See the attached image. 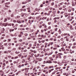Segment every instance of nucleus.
I'll list each match as a JSON object with an SVG mask.
<instances>
[{
  "label": "nucleus",
  "instance_id": "nucleus-1",
  "mask_svg": "<svg viewBox=\"0 0 76 76\" xmlns=\"http://www.w3.org/2000/svg\"><path fill=\"white\" fill-rule=\"evenodd\" d=\"M34 54L32 53L31 54V55H29L28 56V57L27 58V60H32L34 59Z\"/></svg>",
  "mask_w": 76,
  "mask_h": 76
},
{
  "label": "nucleus",
  "instance_id": "nucleus-2",
  "mask_svg": "<svg viewBox=\"0 0 76 76\" xmlns=\"http://www.w3.org/2000/svg\"><path fill=\"white\" fill-rule=\"evenodd\" d=\"M67 19L69 20V21H72V19H74V17H70V16H68L67 18Z\"/></svg>",
  "mask_w": 76,
  "mask_h": 76
},
{
  "label": "nucleus",
  "instance_id": "nucleus-3",
  "mask_svg": "<svg viewBox=\"0 0 76 76\" xmlns=\"http://www.w3.org/2000/svg\"><path fill=\"white\" fill-rule=\"evenodd\" d=\"M10 2H7V3H6L5 4V7H7V8H9L10 7V6H8L7 5H9V4H10Z\"/></svg>",
  "mask_w": 76,
  "mask_h": 76
},
{
  "label": "nucleus",
  "instance_id": "nucleus-4",
  "mask_svg": "<svg viewBox=\"0 0 76 76\" xmlns=\"http://www.w3.org/2000/svg\"><path fill=\"white\" fill-rule=\"evenodd\" d=\"M70 39L69 37H68V36L65 37H64V39H65L66 41H69V40Z\"/></svg>",
  "mask_w": 76,
  "mask_h": 76
},
{
  "label": "nucleus",
  "instance_id": "nucleus-5",
  "mask_svg": "<svg viewBox=\"0 0 76 76\" xmlns=\"http://www.w3.org/2000/svg\"><path fill=\"white\" fill-rule=\"evenodd\" d=\"M63 55V54L62 53H59L57 54V55L58 56V58H62V56H61Z\"/></svg>",
  "mask_w": 76,
  "mask_h": 76
},
{
  "label": "nucleus",
  "instance_id": "nucleus-6",
  "mask_svg": "<svg viewBox=\"0 0 76 76\" xmlns=\"http://www.w3.org/2000/svg\"><path fill=\"white\" fill-rule=\"evenodd\" d=\"M38 61L36 59H34L33 61V63H34L35 64H37Z\"/></svg>",
  "mask_w": 76,
  "mask_h": 76
},
{
  "label": "nucleus",
  "instance_id": "nucleus-7",
  "mask_svg": "<svg viewBox=\"0 0 76 76\" xmlns=\"http://www.w3.org/2000/svg\"><path fill=\"white\" fill-rule=\"evenodd\" d=\"M53 62L50 60H48V61H46V63H48L49 64H51Z\"/></svg>",
  "mask_w": 76,
  "mask_h": 76
},
{
  "label": "nucleus",
  "instance_id": "nucleus-8",
  "mask_svg": "<svg viewBox=\"0 0 76 76\" xmlns=\"http://www.w3.org/2000/svg\"><path fill=\"white\" fill-rule=\"evenodd\" d=\"M4 53L5 54H6H6H9V53H11V50H8L7 51H5Z\"/></svg>",
  "mask_w": 76,
  "mask_h": 76
},
{
  "label": "nucleus",
  "instance_id": "nucleus-9",
  "mask_svg": "<svg viewBox=\"0 0 76 76\" xmlns=\"http://www.w3.org/2000/svg\"><path fill=\"white\" fill-rule=\"evenodd\" d=\"M36 60H38L39 61H42V58H36Z\"/></svg>",
  "mask_w": 76,
  "mask_h": 76
},
{
  "label": "nucleus",
  "instance_id": "nucleus-10",
  "mask_svg": "<svg viewBox=\"0 0 76 76\" xmlns=\"http://www.w3.org/2000/svg\"><path fill=\"white\" fill-rule=\"evenodd\" d=\"M45 42V40H42L41 41L39 40L38 41V42L39 43H41L42 42V43H44V42Z\"/></svg>",
  "mask_w": 76,
  "mask_h": 76
},
{
  "label": "nucleus",
  "instance_id": "nucleus-11",
  "mask_svg": "<svg viewBox=\"0 0 76 76\" xmlns=\"http://www.w3.org/2000/svg\"><path fill=\"white\" fill-rule=\"evenodd\" d=\"M63 4H64V2H61V3H60L58 4V6L59 7H60L61 5H63Z\"/></svg>",
  "mask_w": 76,
  "mask_h": 76
},
{
  "label": "nucleus",
  "instance_id": "nucleus-12",
  "mask_svg": "<svg viewBox=\"0 0 76 76\" xmlns=\"http://www.w3.org/2000/svg\"><path fill=\"white\" fill-rule=\"evenodd\" d=\"M69 52L71 54H72V53H75V51L73 50V51H72V50L70 49L69 50Z\"/></svg>",
  "mask_w": 76,
  "mask_h": 76
},
{
  "label": "nucleus",
  "instance_id": "nucleus-13",
  "mask_svg": "<svg viewBox=\"0 0 76 76\" xmlns=\"http://www.w3.org/2000/svg\"><path fill=\"white\" fill-rule=\"evenodd\" d=\"M44 35L42 34L41 35V37H42V38H39L38 39H40V40L42 39V37H44Z\"/></svg>",
  "mask_w": 76,
  "mask_h": 76
},
{
  "label": "nucleus",
  "instance_id": "nucleus-14",
  "mask_svg": "<svg viewBox=\"0 0 76 76\" xmlns=\"http://www.w3.org/2000/svg\"><path fill=\"white\" fill-rule=\"evenodd\" d=\"M60 17H55L53 18V20H56V19H59Z\"/></svg>",
  "mask_w": 76,
  "mask_h": 76
},
{
  "label": "nucleus",
  "instance_id": "nucleus-15",
  "mask_svg": "<svg viewBox=\"0 0 76 76\" xmlns=\"http://www.w3.org/2000/svg\"><path fill=\"white\" fill-rule=\"evenodd\" d=\"M52 10H50V11H49L48 12V13L47 14V15H48V16H49V15H50V13H52Z\"/></svg>",
  "mask_w": 76,
  "mask_h": 76
},
{
  "label": "nucleus",
  "instance_id": "nucleus-16",
  "mask_svg": "<svg viewBox=\"0 0 76 76\" xmlns=\"http://www.w3.org/2000/svg\"><path fill=\"white\" fill-rule=\"evenodd\" d=\"M44 20V18L43 17L42 18H40L39 19V21H40V20Z\"/></svg>",
  "mask_w": 76,
  "mask_h": 76
},
{
  "label": "nucleus",
  "instance_id": "nucleus-17",
  "mask_svg": "<svg viewBox=\"0 0 76 76\" xmlns=\"http://www.w3.org/2000/svg\"><path fill=\"white\" fill-rule=\"evenodd\" d=\"M29 63H28V62L26 61V63L24 64V65L25 66H28V65H29Z\"/></svg>",
  "mask_w": 76,
  "mask_h": 76
},
{
  "label": "nucleus",
  "instance_id": "nucleus-18",
  "mask_svg": "<svg viewBox=\"0 0 76 76\" xmlns=\"http://www.w3.org/2000/svg\"><path fill=\"white\" fill-rule=\"evenodd\" d=\"M72 6H75V4L74 3V2H73V1L72 2Z\"/></svg>",
  "mask_w": 76,
  "mask_h": 76
},
{
  "label": "nucleus",
  "instance_id": "nucleus-19",
  "mask_svg": "<svg viewBox=\"0 0 76 76\" xmlns=\"http://www.w3.org/2000/svg\"><path fill=\"white\" fill-rule=\"evenodd\" d=\"M17 23H22V21H19V20H17Z\"/></svg>",
  "mask_w": 76,
  "mask_h": 76
},
{
  "label": "nucleus",
  "instance_id": "nucleus-20",
  "mask_svg": "<svg viewBox=\"0 0 76 76\" xmlns=\"http://www.w3.org/2000/svg\"><path fill=\"white\" fill-rule=\"evenodd\" d=\"M27 1H26L25 2H23L22 3V4H25L26 3H27Z\"/></svg>",
  "mask_w": 76,
  "mask_h": 76
},
{
  "label": "nucleus",
  "instance_id": "nucleus-21",
  "mask_svg": "<svg viewBox=\"0 0 76 76\" xmlns=\"http://www.w3.org/2000/svg\"><path fill=\"white\" fill-rule=\"evenodd\" d=\"M54 7L55 8H57L58 7V5L57 4H55Z\"/></svg>",
  "mask_w": 76,
  "mask_h": 76
},
{
  "label": "nucleus",
  "instance_id": "nucleus-22",
  "mask_svg": "<svg viewBox=\"0 0 76 76\" xmlns=\"http://www.w3.org/2000/svg\"><path fill=\"white\" fill-rule=\"evenodd\" d=\"M0 73H1V74H4V72L2 70H0Z\"/></svg>",
  "mask_w": 76,
  "mask_h": 76
},
{
  "label": "nucleus",
  "instance_id": "nucleus-23",
  "mask_svg": "<svg viewBox=\"0 0 76 76\" xmlns=\"http://www.w3.org/2000/svg\"><path fill=\"white\" fill-rule=\"evenodd\" d=\"M49 59H50L51 61H53V58L51 57H50L49 58Z\"/></svg>",
  "mask_w": 76,
  "mask_h": 76
},
{
  "label": "nucleus",
  "instance_id": "nucleus-24",
  "mask_svg": "<svg viewBox=\"0 0 76 76\" xmlns=\"http://www.w3.org/2000/svg\"><path fill=\"white\" fill-rule=\"evenodd\" d=\"M45 48H47V45H48V43H45Z\"/></svg>",
  "mask_w": 76,
  "mask_h": 76
},
{
  "label": "nucleus",
  "instance_id": "nucleus-25",
  "mask_svg": "<svg viewBox=\"0 0 76 76\" xmlns=\"http://www.w3.org/2000/svg\"><path fill=\"white\" fill-rule=\"evenodd\" d=\"M33 70L34 71L35 70V72H37V70L36 69V67H34V68L33 69Z\"/></svg>",
  "mask_w": 76,
  "mask_h": 76
},
{
  "label": "nucleus",
  "instance_id": "nucleus-26",
  "mask_svg": "<svg viewBox=\"0 0 76 76\" xmlns=\"http://www.w3.org/2000/svg\"><path fill=\"white\" fill-rule=\"evenodd\" d=\"M58 32H59V34H60L61 33V30L60 29H59Z\"/></svg>",
  "mask_w": 76,
  "mask_h": 76
},
{
  "label": "nucleus",
  "instance_id": "nucleus-27",
  "mask_svg": "<svg viewBox=\"0 0 76 76\" xmlns=\"http://www.w3.org/2000/svg\"><path fill=\"white\" fill-rule=\"evenodd\" d=\"M20 34L21 35H23V32H22V31H21L20 32Z\"/></svg>",
  "mask_w": 76,
  "mask_h": 76
},
{
  "label": "nucleus",
  "instance_id": "nucleus-28",
  "mask_svg": "<svg viewBox=\"0 0 76 76\" xmlns=\"http://www.w3.org/2000/svg\"><path fill=\"white\" fill-rule=\"evenodd\" d=\"M25 59H23L22 61V63H25Z\"/></svg>",
  "mask_w": 76,
  "mask_h": 76
},
{
  "label": "nucleus",
  "instance_id": "nucleus-29",
  "mask_svg": "<svg viewBox=\"0 0 76 76\" xmlns=\"http://www.w3.org/2000/svg\"><path fill=\"white\" fill-rule=\"evenodd\" d=\"M21 67H22V66L20 64L18 66V68H21Z\"/></svg>",
  "mask_w": 76,
  "mask_h": 76
},
{
  "label": "nucleus",
  "instance_id": "nucleus-30",
  "mask_svg": "<svg viewBox=\"0 0 76 76\" xmlns=\"http://www.w3.org/2000/svg\"><path fill=\"white\" fill-rule=\"evenodd\" d=\"M51 45H53L54 44L53 42H49Z\"/></svg>",
  "mask_w": 76,
  "mask_h": 76
},
{
  "label": "nucleus",
  "instance_id": "nucleus-31",
  "mask_svg": "<svg viewBox=\"0 0 76 76\" xmlns=\"http://www.w3.org/2000/svg\"><path fill=\"white\" fill-rule=\"evenodd\" d=\"M64 40V39H63V38H61L60 39V40H61V41H62L63 42H64V41H63Z\"/></svg>",
  "mask_w": 76,
  "mask_h": 76
},
{
  "label": "nucleus",
  "instance_id": "nucleus-32",
  "mask_svg": "<svg viewBox=\"0 0 76 76\" xmlns=\"http://www.w3.org/2000/svg\"><path fill=\"white\" fill-rule=\"evenodd\" d=\"M29 47H32V44H30L29 45Z\"/></svg>",
  "mask_w": 76,
  "mask_h": 76
},
{
  "label": "nucleus",
  "instance_id": "nucleus-33",
  "mask_svg": "<svg viewBox=\"0 0 76 76\" xmlns=\"http://www.w3.org/2000/svg\"><path fill=\"white\" fill-rule=\"evenodd\" d=\"M7 41H8V42H9L10 41H11V39H8Z\"/></svg>",
  "mask_w": 76,
  "mask_h": 76
},
{
  "label": "nucleus",
  "instance_id": "nucleus-34",
  "mask_svg": "<svg viewBox=\"0 0 76 76\" xmlns=\"http://www.w3.org/2000/svg\"><path fill=\"white\" fill-rule=\"evenodd\" d=\"M34 21L33 20H31V23H30V24L31 25V24H32V23H33V22H34Z\"/></svg>",
  "mask_w": 76,
  "mask_h": 76
},
{
  "label": "nucleus",
  "instance_id": "nucleus-35",
  "mask_svg": "<svg viewBox=\"0 0 76 76\" xmlns=\"http://www.w3.org/2000/svg\"><path fill=\"white\" fill-rule=\"evenodd\" d=\"M20 52H18L17 51H16V52H15V54H19V53Z\"/></svg>",
  "mask_w": 76,
  "mask_h": 76
},
{
  "label": "nucleus",
  "instance_id": "nucleus-36",
  "mask_svg": "<svg viewBox=\"0 0 76 76\" xmlns=\"http://www.w3.org/2000/svg\"><path fill=\"white\" fill-rule=\"evenodd\" d=\"M54 20V23H57V21L56 20Z\"/></svg>",
  "mask_w": 76,
  "mask_h": 76
},
{
  "label": "nucleus",
  "instance_id": "nucleus-37",
  "mask_svg": "<svg viewBox=\"0 0 76 76\" xmlns=\"http://www.w3.org/2000/svg\"><path fill=\"white\" fill-rule=\"evenodd\" d=\"M18 56H19V57H20L22 56V54L20 53V54L18 55Z\"/></svg>",
  "mask_w": 76,
  "mask_h": 76
},
{
  "label": "nucleus",
  "instance_id": "nucleus-38",
  "mask_svg": "<svg viewBox=\"0 0 76 76\" xmlns=\"http://www.w3.org/2000/svg\"><path fill=\"white\" fill-rule=\"evenodd\" d=\"M54 2H52V3H51V6H54Z\"/></svg>",
  "mask_w": 76,
  "mask_h": 76
},
{
  "label": "nucleus",
  "instance_id": "nucleus-39",
  "mask_svg": "<svg viewBox=\"0 0 76 76\" xmlns=\"http://www.w3.org/2000/svg\"><path fill=\"white\" fill-rule=\"evenodd\" d=\"M69 75H70V73H69V74H66V76H69Z\"/></svg>",
  "mask_w": 76,
  "mask_h": 76
},
{
  "label": "nucleus",
  "instance_id": "nucleus-40",
  "mask_svg": "<svg viewBox=\"0 0 76 76\" xmlns=\"http://www.w3.org/2000/svg\"><path fill=\"white\" fill-rule=\"evenodd\" d=\"M59 10H62V7H59L58 8Z\"/></svg>",
  "mask_w": 76,
  "mask_h": 76
},
{
  "label": "nucleus",
  "instance_id": "nucleus-41",
  "mask_svg": "<svg viewBox=\"0 0 76 76\" xmlns=\"http://www.w3.org/2000/svg\"><path fill=\"white\" fill-rule=\"evenodd\" d=\"M49 9L48 8L46 7L45 9V10H48Z\"/></svg>",
  "mask_w": 76,
  "mask_h": 76
},
{
  "label": "nucleus",
  "instance_id": "nucleus-42",
  "mask_svg": "<svg viewBox=\"0 0 76 76\" xmlns=\"http://www.w3.org/2000/svg\"><path fill=\"white\" fill-rule=\"evenodd\" d=\"M75 47H76V46H73L72 47V49H75Z\"/></svg>",
  "mask_w": 76,
  "mask_h": 76
},
{
  "label": "nucleus",
  "instance_id": "nucleus-43",
  "mask_svg": "<svg viewBox=\"0 0 76 76\" xmlns=\"http://www.w3.org/2000/svg\"><path fill=\"white\" fill-rule=\"evenodd\" d=\"M56 58H58V56L57 54H56Z\"/></svg>",
  "mask_w": 76,
  "mask_h": 76
},
{
  "label": "nucleus",
  "instance_id": "nucleus-44",
  "mask_svg": "<svg viewBox=\"0 0 76 76\" xmlns=\"http://www.w3.org/2000/svg\"><path fill=\"white\" fill-rule=\"evenodd\" d=\"M57 48H53V50H57Z\"/></svg>",
  "mask_w": 76,
  "mask_h": 76
},
{
  "label": "nucleus",
  "instance_id": "nucleus-45",
  "mask_svg": "<svg viewBox=\"0 0 76 76\" xmlns=\"http://www.w3.org/2000/svg\"><path fill=\"white\" fill-rule=\"evenodd\" d=\"M16 50V48H12V50L13 51H15Z\"/></svg>",
  "mask_w": 76,
  "mask_h": 76
},
{
  "label": "nucleus",
  "instance_id": "nucleus-46",
  "mask_svg": "<svg viewBox=\"0 0 76 76\" xmlns=\"http://www.w3.org/2000/svg\"><path fill=\"white\" fill-rule=\"evenodd\" d=\"M74 14V12H72L71 13V16H72V15H73Z\"/></svg>",
  "mask_w": 76,
  "mask_h": 76
},
{
  "label": "nucleus",
  "instance_id": "nucleus-47",
  "mask_svg": "<svg viewBox=\"0 0 76 76\" xmlns=\"http://www.w3.org/2000/svg\"><path fill=\"white\" fill-rule=\"evenodd\" d=\"M51 22H49L48 23V24L49 25H51Z\"/></svg>",
  "mask_w": 76,
  "mask_h": 76
},
{
  "label": "nucleus",
  "instance_id": "nucleus-48",
  "mask_svg": "<svg viewBox=\"0 0 76 76\" xmlns=\"http://www.w3.org/2000/svg\"><path fill=\"white\" fill-rule=\"evenodd\" d=\"M53 52L49 53V55H51V54H53Z\"/></svg>",
  "mask_w": 76,
  "mask_h": 76
},
{
  "label": "nucleus",
  "instance_id": "nucleus-49",
  "mask_svg": "<svg viewBox=\"0 0 76 76\" xmlns=\"http://www.w3.org/2000/svg\"><path fill=\"white\" fill-rule=\"evenodd\" d=\"M7 19L5 18V20L4 21V22H7Z\"/></svg>",
  "mask_w": 76,
  "mask_h": 76
},
{
  "label": "nucleus",
  "instance_id": "nucleus-50",
  "mask_svg": "<svg viewBox=\"0 0 76 76\" xmlns=\"http://www.w3.org/2000/svg\"><path fill=\"white\" fill-rule=\"evenodd\" d=\"M28 33H25L24 34V35H25V36H28Z\"/></svg>",
  "mask_w": 76,
  "mask_h": 76
},
{
  "label": "nucleus",
  "instance_id": "nucleus-51",
  "mask_svg": "<svg viewBox=\"0 0 76 76\" xmlns=\"http://www.w3.org/2000/svg\"><path fill=\"white\" fill-rule=\"evenodd\" d=\"M43 17V19L44 20V19H47V17Z\"/></svg>",
  "mask_w": 76,
  "mask_h": 76
},
{
  "label": "nucleus",
  "instance_id": "nucleus-52",
  "mask_svg": "<svg viewBox=\"0 0 76 76\" xmlns=\"http://www.w3.org/2000/svg\"><path fill=\"white\" fill-rule=\"evenodd\" d=\"M8 57L9 58H11V57H12V56H8Z\"/></svg>",
  "mask_w": 76,
  "mask_h": 76
},
{
  "label": "nucleus",
  "instance_id": "nucleus-53",
  "mask_svg": "<svg viewBox=\"0 0 76 76\" xmlns=\"http://www.w3.org/2000/svg\"><path fill=\"white\" fill-rule=\"evenodd\" d=\"M43 7V4H42L40 5V7Z\"/></svg>",
  "mask_w": 76,
  "mask_h": 76
},
{
  "label": "nucleus",
  "instance_id": "nucleus-54",
  "mask_svg": "<svg viewBox=\"0 0 76 76\" xmlns=\"http://www.w3.org/2000/svg\"><path fill=\"white\" fill-rule=\"evenodd\" d=\"M67 33H64V34H63V35H64V36H66V35H67Z\"/></svg>",
  "mask_w": 76,
  "mask_h": 76
},
{
  "label": "nucleus",
  "instance_id": "nucleus-55",
  "mask_svg": "<svg viewBox=\"0 0 76 76\" xmlns=\"http://www.w3.org/2000/svg\"><path fill=\"white\" fill-rule=\"evenodd\" d=\"M67 37H69L70 36V34L69 33H67Z\"/></svg>",
  "mask_w": 76,
  "mask_h": 76
},
{
  "label": "nucleus",
  "instance_id": "nucleus-56",
  "mask_svg": "<svg viewBox=\"0 0 76 76\" xmlns=\"http://www.w3.org/2000/svg\"><path fill=\"white\" fill-rule=\"evenodd\" d=\"M18 58V56H16L14 57V59H16V58Z\"/></svg>",
  "mask_w": 76,
  "mask_h": 76
},
{
  "label": "nucleus",
  "instance_id": "nucleus-57",
  "mask_svg": "<svg viewBox=\"0 0 76 76\" xmlns=\"http://www.w3.org/2000/svg\"><path fill=\"white\" fill-rule=\"evenodd\" d=\"M63 17V15H61V16L60 18H61Z\"/></svg>",
  "mask_w": 76,
  "mask_h": 76
},
{
  "label": "nucleus",
  "instance_id": "nucleus-58",
  "mask_svg": "<svg viewBox=\"0 0 76 76\" xmlns=\"http://www.w3.org/2000/svg\"><path fill=\"white\" fill-rule=\"evenodd\" d=\"M46 63V61H44L43 62V64H45Z\"/></svg>",
  "mask_w": 76,
  "mask_h": 76
},
{
  "label": "nucleus",
  "instance_id": "nucleus-59",
  "mask_svg": "<svg viewBox=\"0 0 76 76\" xmlns=\"http://www.w3.org/2000/svg\"><path fill=\"white\" fill-rule=\"evenodd\" d=\"M39 28H42V25H41L39 26Z\"/></svg>",
  "mask_w": 76,
  "mask_h": 76
},
{
  "label": "nucleus",
  "instance_id": "nucleus-60",
  "mask_svg": "<svg viewBox=\"0 0 76 76\" xmlns=\"http://www.w3.org/2000/svg\"><path fill=\"white\" fill-rule=\"evenodd\" d=\"M53 8L52 7H50L49 8V9L50 10H53Z\"/></svg>",
  "mask_w": 76,
  "mask_h": 76
},
{
  "label": "nucleus",
  "instance_id": "nucleus-61",
  "mask_svg": "<svg viewBox=\"0 0 76 76\" xmlns=\"http://www.w3.org/2000/svg\"><path fill=\"white\" fill-rule=\"evenodd\" d=\"M45 35H49V34H48L47 33L45 32Z\"/></svg>",
  "mask_w": 76,
  "mask_h": 76
},
{
  "label": "nucleus",
  "instance_id": "nucleus-62",
  "mask_svg": "<svg viewBox=\"0 0 76 76\" xmlns=\"http://www.w3.org/2000/svg\"><path fill=\"white\" fill-rule=\"evenodd\" d=\"M19 42H22V39H20V40H19Z\"/></svg>",
  "mask_w": 76,
  "mask_h": 76
},
{
  "label": "nucleus",
  "instance_id": "nucleus-63",
  "mask_svg": "<svg viewBox=\"0 0 76 76\" xmlns=\"http://www.w3.org/2000/svg\"><path fill=\"white\" fill-rule=\"evenodd\" d=\"M73 64H74V62H72L71 64V65H73Z\"/></svg>",
  "mask_w": 76,
  "mask_h": 76
},
{
  "label": "nucleus",
  "instance_id": "nucleus-64",
  "mask_svg": "<svg viewBox=\"0 0 76 76\" xmlns=\"http://www.w3.org/2000/svg\"><path fill=\"white\" fill-rule=\"evenodd\" d=\"M76 45V42H75L73 44V45Z\"/></svg>",
  "mask_w": 76,
  "mask_h": 76
}]
</instances>
